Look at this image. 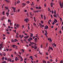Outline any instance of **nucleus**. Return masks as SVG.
Wrapping results in <instances>:
<instances>
[{"label":"nucleus","instance_id":"nucleus-1","mask_svg":"<svg viewBox=\"0 0 63 63\" xmlns=\"http://www.w3.org/2000/svg\"><path fill=\"white\" fill-rule=\"evenodd\" d=\"M24 19L25 20V22H26V23H27V22H28V21H29V19L28 18H26V19L25 18Z\"/></svg>","mask_w":63,"mask_h":63},{"label":"nucleus","instance_id":"nucleus-2","mask_svg":"<svg viewBox=\"0 0 63 63\" xmlns=\"http://www.w3.org/2000/svg\"><path fill=\"white\" fill-rule=\"evenodd\" d=\"M48 28V26H45L44 27V29H47Z\"/></svg>","mask_w":63,"mask_h":63},{"label":"nucleus","instance_id":"nucleus-3","mask_svg":"<svg viewBox=\"0 0 63 63\" xmlns=\"http://www.w3.org/2000/svg\"><path fill=\"white\" fill-rule=\"evenodd\" d=\"M54 21H53V22H55V23H56V22H58V21H57V20L55 19H54Z\"/></svg>","mask_w":63,"mask_h":63},{"label":"nucleus","instance_id":"nucleus-4","mask_svg":"<svg viewBox=\"0 0 63 63\" xmlns=\"http://www.w3.org/2000/svg\"><path fill=\"white\" fill-rule=\"evenodd\" d=\"M47 40H48V41H49L50 40V43H51V42H52V40H51V38H48L47 39Z\"/></svg>","mask_w":63,"mask_h":63},{"label":"nucleus","instance_id":"nucleus-5","mask_svg":"<svg viewBox=\"0 0 63 63\" xmlns=\"http://www.w3.org/2000/svg\"><path fill=\"white\" fill-rule=\"evenodd\" d=\"M29 35H28L27 36H25L24 37V38L26 39H27V38H29Z\"/></svg>","mask_w":63,"mask_h":63},{"label":"nucleus","instance_id":"nucleus-6","mask_svg":"<svg viewBox=\"0 0 63 63\" xmlns=\"http://www.w3.org/2000/svg\"><path fill=\"white\" fill-rule=\"evenodd\" d=\"M34 40L35 41V43H36L37 42V38H35Z\"/></svg>","mask_w":63,"mask_h":63},{"label":"nucleus","instance_id":"nucleus-7","mask_svg":"<svg viewBox=\"0 0 63 63\" xmlns=\"http://www.w3.org/2000/svg\"><path fill=\"white\" fill-rule=\"evenodd\" d=\"M12 47H13L14 48H15V47H16V45H13L12 46H11Z\"/></svg>","mask_w":63,"mask_h":63},{"label":"nucleus","instance_id":"nucleus-8","mask_svg":"<svg viewBox=\"0 0 63 63\" xmlns=\"http://www.w3.org/2000/svg\"><path fill=\"white\" fill-rule=\"evenodd\" d=\"M51 7H53V2H51L50 3Z\"/></svg>","mask_w":63,"mask_h":63},{"label":"nucleus","instance_id":"nucleus-9","mask_svg":"<svg viewBox=\"0 0 63 63\" xmlns=\"http://www.w3.org/2000/svg\"><path fill=\"white\" fill-rule=\"evenodd\" d=\"M22 5L23 7H25L26 6V4L24 3H23Z\"/></svg>","mask_w":63,"mask_h":63},{"label":"nucleus","instance_id":"nucleus-10","mask_svg":"<svg viewBox=\"0 0 63 63\" xmlns=\"http://www.w3.org/2000/svg\"><path fill=\"white\" fill-rule=\"evenodd\" d=\"M5 17H2V18H1V19L2 20H3V19H5Z\"/></svg>","mask_w":63,"mask_h":63},{"label":"nucleus","instance_id":"nucleus-11","mask_svg":"<svg viewBox=\"0 0 63 63\" xmlns=\"http://www.w3.org/2000/svg\"><path fill=\"white\" fill-rule=\"evenodd\" d=\"M12 8L13 10H16V8L14 7H12Z\"/></svg>","mask_w":63,"mask_h":63},{"label":"nucleus","instance_id":"nucleus-12","mask_svg":"<svg viewBox=\"0 0 63 63\" xmlns=\"http://www.w3.org/2000/svg\"><path fill=\"white\" fill-rule=\"evenodd\" d=\"M53 16L55 17H56V18H57V16H56V14L53 15Z\"/></svg>","mask_w":63,"mask_h":63},{"label":"nucleus","instance_id":"nucleus-13","mask_svg":"<svg viewBox=\"0 0 63 63\" xmlns=\"http://www.w3.org/2000/svg\"><path fill=\"white\" fill-rule=\"evenodd\" d=\"M5 9H6V10H8V9H9L8 7H7L5 6Z\"/></svg>","mask_w":63,"mask_h":63},{"label":"nucleus","instance_id":"nucleus-14","mask_svg":"<svg viewBox=\"0 0 63 63\" xmlns=\"http://www.w3.org/2000/svg\"><path fill=\"white\" fill-rule=\"evenodd\" d=\"M39 10H40V9H42V7L41 6L39 7L38 8Z\"/></svg>","mask_w":63,"mask_h":63},{"label":"nucleus","instance_id":"nucleus-15","mask_svg":"<svg viewBox=\"0 0 63 63\" xmlns=\"http://www.w3.org/2000/svg\"><path fill=\"white\" fill-rule=\"evenodd\" d=\"M33 18L34 21H35V22H36V18H35V17H34Z\"/></svg>","mask_w":63,"mask_h":63},{"label":"nucleus","instance_id":"nucleus-16","mask_svg":"<svg viewBox=\"0 0 63 63\" xmlns=\"http://www.w3.org/2000/svg\"><path fill=\"white\" fill-rule=\"evenodd\" d=\"M53 45L54 46H55V47L56 46V44H55V43H53Z\"/></svg>","mask_w":63,"mask_h":63},{"label":"nucleus","instance_id":"nucleus-17","mask_svg":"<svg viewBox=\"0 0 63 63\" xmlns=\"http://www.w3.org/2000/svg\"><path fill=\"white\" fill-rule=\"evenodd\" d=\"M34 49H36L37 48V47H34Z\"/></svg>","mask_w":63,"mask_h":63},{"label":"nucleus","instance_id":"nucleus-18","mask_svg":"<svg viewBox=\"0 0 63 63\" xmlns=\"http://www.w3.org/2000/svg\"><path fill=\"white\" fill-rule=\"evenodd\" d=\"M18 26H19V25L18 24H17L16 25V27H18Z\"/></svg>","mask_w":63,"mask_h":63},{"label":"nucleus","instance_id":"nucleus-19","mask_svg":"<svg viewBox=\"0 0 63 63\" xmlns=\"http://www.w3.org/2000/svg\"><path fill=\"white\" fill-rule=\"evenodd\" d=\"M27 4H29L30 3V2L29 1H27L26 2Z\"/></svg>","mask_w":63,"mask_h":63},{"label":"nucleus","instance_id":"nucleus-20","mask_svg":"<svg viewBox=\"0 0 63 63\" xmlns=\"http://www.w3.org/2000/svg\"><path fill=\"white\" fill-rule=\"evenodd\" d=\"M1 63H6V61H4Z\"/></svg>","mask_w":63,"mask_h":63},{"label":"nucleus","instance_id":"nucleus-21","mask_svg":"<svg viewBox=\"0 0 63 63\" xmlns=\"http://www.w3.org/2000/svg\"><path fill=\"white\" fill-rule=\"evenodd\" d=\"M5 12L3 11L2 12V14L3 15H5Z\"/></svg>","mask_w":63,"mask_h":63},{"label":"nucleus","instance_id":"nucleus-22","mask_svg":"<svg viewBox=\"0 0 63 63\" xmlns=\"http://www.w3.org/2000/svg\"><path fill=\"white\" fill-rule=\"evenodd\" d=\"M45 32H46V34H48V33H47V31H46V30H45Z\"/></svg>","mask_w":63,"mask_h":63},{"label":"nucleus","instance_id":"nucleus-23","mask_svg":"<svg viewBox=\"0 0 63 63\" xmlns=\"http://www.w3.org/2000/svg\"><path fill=\"white\" fill-rule=\"evenodd\" d=\"M60 6H61V5H62V3H61V2H60L59 3Z\"/></svg>","mask_w":63,"mask_h":63},{"label":"nucleus","instance_id":"nucleus-24","mask_svg":"<svg viewBox=\"0 0 63 63\" xmlns=\"http://www.w3.org/2000/svg\"><path fill=\"white\" fill-rule=\"evenodd\" d=\"M52 48V47H50V46H49V49H51Z\"/></svg>","mask_w":63,"mask_h":63},{"label":"nucleus","instance_id":"nucleus-25","mask_svg":"<svg viewBox=\"0 0 63 63\" xmlns=\"http://www.w3.org/2000/svg\"><path fill=\"white\" fill-rule=\"evenodd\" d=\"M51 13L52 14H54V11H53V10H52Z\"/></svg>","mask_w":63,"mask_h":63},{"label":"nucleus","instance_id":"nucleus-26","mask_svg":"<svg viewBox=\"0 0 63 63\" xmlns=\"http://www.w3.org/2000/svg\"><path fill=\"white\" fill-rule=\"evenodd\" d=\"M44 20H46V16H44Z\"/></svg>","mask_w":63,"mask_h":63},{"label":"nucleus","instance_id":"nucleus-27","mask_svg":"<svg viewBox=\"0 0 63 63\" xmlns=\"http://www.w3.org/2000/svg\"><path fill=\"white\" fill-rule=\"evenodd\" d=\"M54 13L55 14V15H56V10L54 11Z\"/></svg>","mask_w":63,"mask_h":63},{"label":"nucleus","instance_id":"nucleus-28","mask_svg":"<svg viewBox=\"0 0 63 63\" xmlns=\"http://www.w3.org/2000/svg\"><path fill=\"white\" fill-rule=\"evenodd\" d=\"M3 44H0V47H2V46H3Z\"/></svg>","mask_w":63,"mask_h":63},{"label":"nucleus","instance_id":"nucleus-29","mask_svg":"<svg viewBox=\"0 0 63 63\" xmlns=\"http://www.w3.org/2000/svg\"><path fill=\"white\" fill-rule=\"evenodd\" d=\"M34 55L36 57H37V54H36L35 55Z\"/></svg>","mask_w":63,"mask_h":63},{"label":"nucleus","instance_id":"nucleus-30","mask_svg":"<svg viewBox=\"0 0 63 63\" xmlns=\"http://www.w3.org/2000/svg\"><path fill=\"white\" fill-rule=\"evenodd\" d=\"M11 21V20L10 19H9L8 20V22H10Z\"/></svg>","mask_w":63,"mask_h":63},{"label":"nucleus","instance_id":"nucleus-31","mask_svg":"<svg viewBox=\"0 0 63 63\" xmlns=\"http://www.w3.org/2000/svg\"><path fill=\"white\" fill-rule=\"evenodd\" d=\"M20 3V1H17V4H18V3Z\"/></svg>","mask_w":63,"mask_h":63},{"label":"nucleus","instance_id":"nucleus-32","mask_svg":"<svg viewBox=\"0 0 63 63\" xmlns=\"http://www.w3.org/2000/svg\"><path fill=\"white\" fill-rule=\"evenodd\" d=\"M5 2H9V0H5Z\"/></svg>","mask_w":63,"mask_h":63},{"label":"nucleus","instance_id":"nucleus-33","mask_svg":"<svg viewBox=\"0 0 63 63\" xmlns=\"http://www.w3.org/2000/svg\"><path fill=\"white\" fill-rule=\"evenodd\" d=\"M48 11H49V12L50 11V9H49V7L48 8Z\"/></svg>","mask_w":63,"mask_h":63},{"label":"nucleus","instance_id":"nucleus-34","mask_svg":"<svg viewBox=\"0 0 63 63\" xmlns=\"http://www.w3.org/2000/svg\"><path fill=\"white\" fill-rule=\"evenodd\" d=\"M29 39L31 40H32V38L31 37H30Z\"/></svg>","mask_w":63,"mask_h":63},{"label":"nucleus","instance_id":"nucleus-35","mask_svg":"<svg viewBox=\"0 0 63 63\" xmlns=\"http://www.w3.org/2000/svg\"><path fill=\"white\" fill-rule=\"evenodd\" d=\"M60 6H61V8H63V6H62V5H61Z\"/></svg>","mask_w":63,"mask_h":63},{"label":"nucleus","instance_id":"nucleus-36","mask_svg":"<svg viewBox=\"0 0 63 63\" xmlns=\"http://www.w3.org/2000/svg\"><path fill=\"white\" fill-rule=\"evenodd\" d=\"M6 31L7 32H9V29H6Z\"/></svg>","mask_w":63,"mask_h":63},{"label":"nucleus","instance_id":"nucleus-37","mask_svg":"<svg viewBox=\"0 0 63 63\" xmlns=\"http://www.w3.org/2000/svg\"><path fill=\"white\" fill-rule=\"evenodd\" d=\"M17 41V40L16 39H15V40H14V41L15 42H16V41Z\"/></svg>","mask_w":63,"mask_h":63},{"label":"nucleus","instance_id":"nucleus-38","mask_svg":"<svg viewBox=\"0 0 63 63\" xmlns=\"http://www.w3.org/2000/svg\"><path fill=\"white\" fill-rule=\"evenodd\" d=\"M20 41H21V42L22 43H23V41H22V40L21 39L20 40Z\"/></svg>","mask_w":63,"mask_h":63},{"label":"nucleus","instance_id":"nucleus-39","mask_svg":"<svg viewBox=\"0 0 63 63\" xmlns=\"http://www.w3.org/2000/svg\"><path fill=\"white\" fill-rule=\"evenodd\" d=\"M34 44H35V43L34 42H32V45H34Z\"/></svg>","mask_w":63,"mask_h":63},{"label":"nucleus","instance_id":"nucleus-40","mask_svg":"<svg viewBox=\"0 0 63 63\" xmlns=\"http://www.w3.org/2000/svg\"><path fill=\"white\" fill-rule=\"evenodd\" d=\"M9 48H8L7 49H6V50H7V51H9Z\"/></svg>","mask_w":63,"mask_h":63},{"label":"nucleus","instance_id":"nucleus-41","mask_svg":"<svg viewBox=\"0 0 63 63\" xmlns=\"http://www.w3.org/2000/svg\"><path fill=\"white\" fill-rule=\"evenodd\" d=\"M28 28L29 30H30V27H29V26H28Z\"/></svg>","mask_w":63,"mask_h":63},{"label":"nucleus","instance_id":"nucleus-42","mask_svg":"<svg viewBox=\"0 0 63 63\" xmlns=\"http://www.w3.org/2000/svg\"><path fill=\"white\" fill-rule=\"evenodd\" d=\"M28 41H29V42H31V40L30 39H28Z\"/></svg>","mask_w":63,"mask_h":63},{"label":"nucleus","instance_id":"nucleus-43","mask_svg":"<svg viewBox=\"0 0 63 63\" xmlns=\"http://www.w3.org/2000/svg\"><path fill=\"white\" fill-rule=\"evenodd\" d=\"M16 38H18V36H17V35H16Z\"/></svg>","mask_w":63,"mask_h":63},{"label":"nucleus","instance_id":"nucleus-44","mask_svg":"<svg viewBox=\"0 0 63 63\" xmlns=\"http://www.w3.org/2000/svg\"><path fill=\"white\" fill-rule=\"evenodd\" d=\"M13 31H14V32L15 33H16V30H14Z\"/></svg>","mask_w":63,"mask_h":63},{"label":"nucleus","instance_id":"nucleus-45","mask_svg":"<svg viewBox=\"0 0 63 63\" xmlns=\"http://www.w3.org/2000/svg\"><path fill=\"white\" fill-rule=\"evenodd\" d=\"M55 61H56V62H57V61H58V60H57V59H56Z\"/></svg>","mask_w":63,"mask_h":63},{"label":"nucleus","instance_id":"nucleus-46","mask_svg":"<svg viewBox=\"0 0 63 63\" xmlns=\"http://www.w3.org/2000/svg\"><path fill=\"white\" fill-rule=\"evenodd\" d=\"M10 59L9 58L7 59V61H10Z\"/></svg>","mask_w":63,"mask_h":63},{"label":"nucleus","instance_id":"nucleus-47","mask_svg":"<svg viewBox=\"0 0 63 63\" xmlns=\"http://www.w3.org/2000/svg\"><path fill=\"white\" fill-rule=\"evenodd\" d=\"M42 61L44 62H45V63H46V61L45 60H43Z\"/></svg>","mask_w":63,"mask_h":63},{"label":"nucleus","instance_id":"nucleus-48","mask_svg":"<svg viewBox=\"0 0 63 63\" xmlns=\"http://www.w3.org/2000/svg\"><path fill=\"white\" fill-rule=\"evenodd\" d=\"M21 50H22V51L23 52H24V50H23L22 49H21Z\"/></svg>","mask_w":63,"mask_h":63},{"label":"nucleus","instance_id":"nucleus-49","mask_svg":"<svg viewBox=\"0 0 63 63\" xmlns=\"http://www.w3.org/2000/svg\"><path fill=\"white\" fill-rule=\"evenodd\" d=\"M11 41H12V42H14V40L13 39L11 40Z\"/></svg>","mask_w":63,"mask_h":63},{"label":"nucleus","instance_id":"nucleus-50","mask_svg":"<svg viewBox=\"0 0 63 63\" xmlns=\"http://www.w3.org/2000/svg\"><path fill=\"white\" fill-rule=\"evenodd\" d=\"M2 48V47H0V49L1 50Z\"/></svg>","mask_w":63,"mask_h":63},{"label":"nucleus","instance_id":"nucleus-51","mask_svg":"<svg viewBox=\"0 0 63 63\" xmlns=\"http://www.w3.org/2000/svg\"><path fill=\"white\" fill-rule=\"evenodd\" d=\"M39 24L40 25V26H42V24L41 23H39Z\"/></svg>","mask_w":63,"mask_h":63},{"label":"nucleus","instance_id":"nucleus-52","mask_svg":"<svg viewBox=\"0 0 63 63\" xmlns=\"http://www.w3.org/2000/svg\"><path fill=\"white\" fill-rule=\"evenodd\" d=\"M56 15H57V16H58V17L59 16V15H58V14H57Z\"/></svg>","mask_w":63,"mask_h":63},{"label":"nucleus","instance_id":"nucleus-53","mask_svg":"<svg viewBox=\"0 0 63 63\" xmlns=\"http://www.w3.org/2000/svg\"><path fill=\"white\" fill-rule=\"evenodd\" d=\"M41 23H44V21H43L42 20L41 21Z\"/></svg>","mask_w":63,"mask_h":63},{"label":"nucleus","instance_id":"nucleus-54","mask_svg":"<svg viewBox=\"0 0 63 63\" xmlns=\"http://www.w3.org/2000/svg\"><path fill=\"white\" fill-rule=\"evenodd\" d=\"M60 63H63V60H62L61 62H60Z\"/></svg>","mask_w":63,"mask_h":63},{"label":"nucleus","instance_id":"nucleus-55","mask_svg":"<svg viewBox=\"0 0 63 63\" xmlns=\"http://www.w3.org/2000/svg\"><path fill=\"white\" fill-rule=\"evenodd\" d=\"M39 53L40 54H42L41 53V52L40 51H39Z\"/></svg>","mask_w":63,"mask_h":63},{"label":"nucleus","instance_id":"nucleus-56","mask_svg":"<svg viewBox=\"0 0 63 63\" xmlns=\"http://www.w3.org/2000/svg\"><path fill=\"white\" fill-rule=\"evenodd\" d=\"M44 7H46V3L44 4Z\"/></svg>","mask_w":63,"mask_h":63},{"label":"nucleus","instance_id":"nucleus-57","mask_svg":"<svg viewBox=\"0 0 63 63\" xmlns=\"http://www.w3.org/2000/svg\"><path fill=\"white\" fill-rule=\"evenodd\" d=\"M2 59L3 60H4L5 59V57H2Z\"/></svg>","mask_w":63,"mask_h":63},{"label":"nucleus","instance_id":"nucleus-58","mask_svg":"<svg viewBox=\"0 0 63 63\" xmlns=\"http://www.w3.org/2000/svg\"><path fill=\"white\" fill-rule=\"evenodd\" d=\"M30 9L32 10H33V8L32 7V8H31Z\"/></svg>","mask_w":63,"mask_h":63},{"label":"nucleus","instance_id":"nucleus-59","mask_svg":"<svg viewBox=\"0 0 63 63\" xmlns=\"http://www.w3.org/2000/svg\"><path fill=\"white\" fill-rule=\"evenodd\" d=\"M5 60H7V58L6 57H5Z\"/></svg>","mask_w":63,"mask_h":63},{"label":"nucleus","instance_id":"nucleus-60","mask_svg":"<svg viewBox=\"0 0 63 63\" xmlns=\"http://www.w3.org/2000/svg\"><path fill=\"white\" fill-rule=\"evenodd\" d=\"M6 33L8 34H10V32H7Z\"/></svg>","mask_w":63,"mask_h":63},{"label":"nucleus","instance_id":"nucleus-61","mask_svg":"<svg viewBox=\"0 0 63 63\" xmlns=\"http://www.w3.org/2000/svg\"><path fill=\"white\" fill-rule=\"evenodd\" d=\"M31 47H32V48H34V46H31Z\"/></svg>","mask_w":63,"mask_h":63},{"label":"nucleus","instance_id":"nucleus-62","mask_svg":"<svg viewBox=\"0 0 63 63\" xmlns=\"http://www.w3.org/2000/svg\"><path fill=\"white\" fill-rule=\"evenodd\" d=\"M6 15H9V14H8V12H6Z\"/></svg>","mask_w":63,"mask_h":63},{"label":"nucleus","instance_id":"nucleus-63","mask_svg":"<svg viewBox=\"0 0 63 63\" xmlns=\"http://www.w3.org/2000/svg\"><path fill=\"white\" fill-rule=\"evenodd\" d=\"M23 59H22L21 60V61H23Z\"/></svg>","mask_w":63,"mask_h":63},{"label":"nucleus","instance_id":"nucleus-64","mask_svg":"<svg viewBox=\"0 0 63 63\" xmlns=\"http://www.w3.org/2000/svg\"><path fill=\"white\" fill-rule=\"evenodd\" d=\"M61 34V31H60L59 32Z\"/></svg>","mask_w":63,"mask_h":63}]
</instances>
